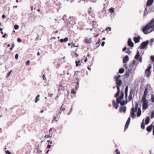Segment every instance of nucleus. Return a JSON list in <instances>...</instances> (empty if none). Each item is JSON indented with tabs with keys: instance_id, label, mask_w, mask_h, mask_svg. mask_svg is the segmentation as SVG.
I'll return each instance as SVG.
<instances>
[{
	"instance_id": "f257e3e1",
	"label": "nucleus",
	"mask_w": 154,
	"mask_h": 154,
	"mask_svg": "<svg viewBox=\"0 0 154 154\" xmlns=\"http://www.w3.org/2000/svg\"><path fill=\"white\" fill-rule=\"evenodd\" d=\"M154 30V18L150 22L147 24L142 29L143 32L145 34H148Z\"/></svg>"
},
{
	"instance_id": "603ef678",
	"label": "nucleus",
	"mask_w": 154,
	"mask_h": 154,
	"mask_svg": "<svg viewBox=\"0 0 154 154\" xmlns=\"http://www.w3.org/2000/svg\"><path fill=\"white\" fill-rule=\"evenodd\" d=\"M79 87V85H76L75 88V90H77L78 88Z\"/></svg>"
},
{
	"instance_id": "6e6d98bb",
	"label": "nucleus",
	"mask_w": 154,
	"mask_h": 154,
	"mask_svg": "<svg viewBox=\"0 0 154 154\" xmlns=\"http://www.w3.org/2000/svg\"><path fill=\"white\" fill-rule=\"evenodd\" d=\"M130 120H131V119H130V118L129 117L128 119V120H127V121L130 122Z\"/></svg>"
},
{
	"instance_id": "680f3d73",
	"label": "nucleus",
	"mask_w": 154,
	"mask_h": 154,
	"mask_svg": "<svg viewBox=\"0 0 154 154\" xmlns=\"http://www.w3.org/2000/svg\"><path fill=\"white\" fill-rule=\"evenodd\" d=\"M14 44H12L11 45V47L13 48H14Z\"/></svg>"
},
{
	"instance_id": "2f4dec72",
	"label": "nucleus",
	"mask_w": 154,
	"mask_h": 154,
	"mask_svg": "<svg viewBox=\"0 0 154 154\" xmlns=\"http://www.w3.org/2000/svg\"><path fill=\"white\" fill-rule=\"evenodd\" d=\"M109 11L111 13H113L114 12V9L113 8H111L109 9Z\"/></svg>"
},
{
	"instance_id": "412c9836",
	"label": "nucleus",
	"mask_w": 154,
	"mask_h": 154,
	"mask_svg": "<svg viewBox=\"0 0 154 154\" xmlns=\"http://www.w3.org/2000/svg\"><path fill=\"white\" fill-rule=\"evenodd\" d=\"M68 41V38L67 37H66L64 39H61L60 40V42H66Z\"/></svg>"
},
{
	"instance_id": "6ab92c4d",
	"label": "nucleus",
	"mask_w": 154,
	"mask_h": 154,
	"mask_svg": "<svg viewBox=\"0 0 154 154\" xmlns=\"http://www.w3.org/2000/svg\"><path fill=\"white\" fill-rule=\"evenodd\" d=\"M153 125L152 124H151L149 126H148L146 128V131L149 132H150L151 131Z\"/></svg>"
},
{
	"instance_id": "4d7b16f0",
	"label": "nucleus",
	"mask_w": 154,
	"mask_h": 154,
	"mask_svg": "<svg viewBox=\"0 0 154 154\" xmlns=\"http://www.w3.org/2000/svg\"><path fill=\"white\" fill-rule=\"evenodd\" d=\"M7 35V34H4L3 36H2V37L4 38H5V36Z\"/></svg>"
},
{
	"instance_id": "58836bf2",
	"label": "nucleus",
	"mask_w": 154,
	"mask_h": 154,
	"mask_svg": "<svg viewBox=\"0 0 154 154\" xmlns=\"http://www.w3.org/2000/svg\"><path fill=\"white\" fill-rule=\"evenodd\" d=\"M42 77H43V80H44L46 81V80H47V79H46V78L45 77V75H44V74L43 75Z\"/></svg>"
},
{
	"instance_id": "2eb2a0df",
	"label": "nucleus",
	"mask_w": 154,
	"mask_h": 154,
	"mask_svg": "<svg viewBox=\"0 0 154 154\" xmlns=\"http://www.w3.org/2000/svg\"><path fill=\"white\" fill-rule=\"evenodd\" d=\"M113 106L115 107L116 109H117L119 106L118 103H115L114 100H113L112 101Z\"/></svg>"
},
{
	"instance_id": "b1692460",
	"label": "nucleus",
	"mask_w": 154,
	"mask_h": 154,
	"mask_svg": "<svg viewBox=\"0 0 154 154\" xmlns=\"http://www.w3.org/2000/svg\"><path fill=\"white\" fill-rule=\"evenodd\" d=\"M75 63H76V66H80L81 65V64L80 63V60H79L78 61H75Z\"/></svg>"
},
{
	"instance_id": "39448f33",
	"label": "nucleus",
	"mask_w": 154,
	"mask_h": 154,
	"mask_svg": "<svg viewBox=\"0 0 154 154\" xmlns=\"http://www.w3.org/2000/svg\"><path fill=\"white\" fill-rule=\"evenodd\" d=\"M152 66L151 64H149V67L146 69L145 71V74L147 77H149L150 75L151 72L150 70Z\"/></svg>"
},
{
	"instance_id": "9b49d317",
	"label": "nucleus",
	"mask_w": 154,
	"mask_h": 154,
	"mask_svg": "<svg viewBox=\"0 0 154 154\" xmlns=\"http://www.w3.org/2000/svg\"><path fill=\"white\" fill-rule=\"evenodd\" d=\"M121 86L117 85L116 86V88L117 90V93L116 94L114 95V97H118L119 96V93H120V88L119 87Z\"/></svg>"
},
{
	"instance_id": "864d4df0",
	"label": "nucleus",
	"mask_w": 154,
	"mask_h": 154,
	"mask_svg": "<svg viewBox=\"0 0 154 154\" xmlns=\"http://www.w3.org/2000/svg\"><path fill=\"white\" fill-rule=\"evenodd\" d=\"M108 29L109 30V31H111V28L110 27H109L108 28L106 27V30H107Z\"/></svg>"
},
{
	"instance_id": "423d86ee",
	"label": "nucleus",
	"mask_w": 154,
	"mask_h": 154,
	"mask_svg": "<svg viewBox=\"0 0 154 154\" xmlns=\"http://www.w3.org/2000/svg\"><path fill=\"white\" fill-rule=\"evenodd\" d=\"M141 101L143 103V109H146L148 107V101H147L146 99L142 100Z\"/></svg>"
},
{
	"instance_id": "a878e982",
	"label": "nucleus",
	"mask_w": 154,
	"mask_h": 154,
	"mask_svg": "<svg viewBox=\"0 0 154 154\" xmlns=\"http://www.w3.org/2000/svg\"><path fill=\"white\" fill-rule=\"evenodd\" d=\"M128 91H125V97L126 99V103H127L128 102L127 100V98L128 97Z\"/></svg>"
},
{
	"instance_id": "72a5a7b5",
	"label": "nucleus",
	"mask_w": 154,
	"mask_h": 154,
	"mask_svg": "<svg viewBox=\"0 0 154 154\" xmlns=\"http://www.w3.org/2000/svg\"><path fill=\"white\" fill-rule=\"evenodd\" d=\"M73 47H79V45L78 44H77L76 45H75V44H74V45H73V46H71V48H72Z\"/></svg>"
},
{
	"instance_id": "dca6fc26",
	"label": "nucleus",
	"mask_w": 154,
	"mask_h": 154,
	"mask_svg": "<svg viewBox=\"0 0 154 154\" xmlns=\"http://www.w3.org/2000/svg\"><path fill=\"white\" fill-rule=\"evenodd\" d=\"M140 37L138 36L137 37H134V41L135 43H138L140 39Z\"/></svg>"
},
{
	"instance_id": "052dcab7",
	"label": "nucleus",
	"mask_w": 154,
	"mask_h": 154,
	"mask_svg": "<svg viewBox=\"0 0 154 154\" xmlns=\"http://www.w3.org/2000/svg\"><path fill=\"white\" fill-rule=\"evenodd\" d=\"M5 17V15H3L2 16V18H4Z\"/></svg>"
},
{
	"instance_id": "774afa93",
	"label": "nucleus",
	"mask_w": 154,
	"mask_h": 154,
	"mask_svg": "<svg viewBox=\"0 0 154 154\" xmlns=\"http://www.w3.org/2000/svg\"><path fill=\"white\" fill-rule=\"evenodd\" d=\"M88 69L89 70H91V68L90 67H88Z\"/></svg>"
},
{
	"instance_id": "3c124183",
	"label": "nucleus",
	"mask_w": 154,
	"mask_h": 154,
	"mask_svg": "<svg viewBox=\"0 0 154 154\" xmlns=\"http://www.w3.org/2000/svg\"><path fill=\"white\" fill-rule=\"evenodd\" d=\"M126 49H127V48L126 47L124 48L122 50V51L123 52L124 51H125V50H126Z\"/></svg>"
},
{
	"instance_id": "ea45409f",
	"label": "nucleus",
	"mask_w": 154,
	"mask_h": 154,
	"mask_svg": "<svg viewBox=\"0 0 154 154\" xmlns=\"http://www.w3.org/2000/svg\"><path fill=\"white\" fill-rule=\"evenodd\" d=\"M30 64V61L29 60H28L27 61V62L26 63V65L27 66L29 65Z\"/></svg>"
},
{
	"instance_id": "7c9ffc66",
	"label": "nucleus",
	"mask_w": 154,
	"mask_h": 154,
	"mask_svg": "<svg viewBox=\"0 0 154 154\" xmlns=\"http://www.w3.org/2000/svg\"><path fill=\"white\" fill-rule=\"evenodd\" d=\"M150 116L151 119L153 118L154 117V111L151 112Z\"/></svg>"
},
{
	"instance_id": "4c0bfd02",
	"label": "nucleus",
	"mask_w": 154,
	"mask_h": 154,
	"mask_svg": "<svg viewBox=\"0 0 154 154\" xmlns=\"http://www.w3.org/2000/svg\"><path fill=\"white\" fill-rule=\"evenodd\" d=\"M150 59L153 62H154V56L152 55L150 57Z\"/></svg>"
},
{
	"instance_id": "37998d69",
	"label": "nucleus",
	"mask_w": 154,
	"mask_h": 154,
	"mask_svg": "<svg viewBox=\"0 0 154 154\" xmlns=\"http://www.w3.org/2000/svg\"><path fill=\"white\" fill-rule=\"evenodd\" d=\"M17 41L19 42H21V40L20 38H18L17 39Z\"/></svg>"
},
{
	"instance_id": "f704fd0d",
	"label": "nucleus",
	"mask_w": 154,
	"mask_h": 154,
	"mask_svg": "<svg viewBox=\"0 0 154 154\" xmlns=\"http://www.w3.org/2000/svg\"><path fill=\"white\" fill-rule=\"evenodd\" d=\"M71 93L74 94L76 93V92L75 91L74 89H72L71 91Z\"/></svg>"
},
{
	"instance_id": "5fc2aeb1",
	"label": "nucleus",
	"mask_w": 154,
	"mask_h": 154,
	"mask_svg": "<svg viewBox=\"0 0 154 154\" xmlns=\"http://www.w3.org/2000/svg\"><path fill=\"white\" fill-rule=\"evenodd\" d=\"M153 41H154V39L153 38H152L150 40V42L152 43L153 42Z\"/></svg>"
},
{
	"instance_id": "09e8293b",
	"label": "nucleus",
	"mask_w": 154,
	"mask_h": 154,
	"mask_svg": "<svg viewBox=\"0 0 154 154\" xmlns=\"http://www.w3.org/2000/svg\"><path fill=\"white\" fill-rule=\"evenodd\" d=\"M105 43V42H102L101 43V46H103L104 45Z\"/></svg>"
},
{
	"instance_id": "473e14b6",
	"label": "nucleus",
	"mask_w": 154,
	"mask_h": 154,
	"mask_svg": "<svg viewBox=\"0 0 154 154\" xmlns=\"http://www.w3.org/2000/svg\"><path fill=\"white\" fill-rule=\"evenodd\" d=\"M12 71V70H11V71H9L7 73V77H8L11 74V72Z\"/></svg>"
},
{
	"instance_id": "8fccbe9b",
	"label": "nucleus",
	"mask_w": 154,
	"mask_h": 154,
	"mask_svg": "<svg viewBox=\"0 0 154 154\" xmlns=\"http://www.w3.org/2000/svg\"><path fill=\"white\" fill-rule=\"evenodd\" d=\"M128 86H127L126 87L125 91H128Z\"/></svg>"
},
{
	"instance_id": "4be33fe9",
	"label": "nucleus",
	"mask_w": 154,
	"mask_h": 154,
	"mask_svg": "<svg viewBox=\"0 0 154 154\" xmlns=\"http://www.w3.org/2000/svg\"><path fill=\"white\" fill-rule=\"evenodd\" d=\"M141 114V111L140 108L138 109L137 112V117H139Z\"/></svg>"
},
{
	"instance_id": "aec40b11",
	"label": "nucleus",
	"mask_w": 154,
	"mask_h": 154,
	"mask_svg": "<svg viewBox=\"0 0 154 154\" xmlns=\"http://www.w3.org/2000/svg\"><path fill=\"white\" fill-rule=\"evenodd\" d=\"M130 123V122L127 121L125 127V130H126L128 128Z\"/></svg>"
},
{
	"instance_id": "bf43d9fd",
	"label": "nucleus",
	"mask_w": 154,
	"mask_h": 154,
	"mask_svg": "<svg viewBox=\"0 0 154 154\" xmlns=\"http://www.w3.org/2000/svg\"><path fill=\"white\" fill-rule=\"evenodd\" d=\"M78 72H79V71H76V72H75V74H74V75H77V73H78Z\"/></svg>"
},
{
	"instance_id": "5701e85b",
	"label": "nucleus",
	"mask_w": 154,
	"mask_h": 154,
	"mask_svg": "<svg viewBox=\"0 0 154 154\" xmlns=\"http://www.w3.org/2000/svg\"><path fill=\"white\" fill-rule=\"evenodd\" d=\"M64 88L61 84L60 85L58 90L59 91H62L64 89Z\"/></svg>"
},
{
	"instance_id": "bb28decb",
	"label": "nucleus",
	"mask_w": 154,
	"mask_h": 154,
	"mask_svg": "<svg viewBox=\"0 0 154 154\" xmlns=\"http://www.w3.org/2000/svg\"><path fill=\"white\" fill-rule=\"evenodd\" d=\"M40 95H38L35 98V103H36L39 100Z\"/></svg>"
},
{
	"instance_id": "a19ab883",
	"label": "nucleus",
	"mask_w": 154,
	"mask_h": 154,
	"mask_svg": "<svg viewBox=\"0 0 154 154\" xmlns=\"http://www.w3.org/2000/svg\"><path fill=\"white\" fill-rule=\"evenodd\" d=\"M18 57V54H16L15 55V58L16 60H17Z\"/></svg>"
},
{
	"instance_id": "20e7f679",
	"label": "nucleus",
	"mask_w": 154,
	"mask_h": 154,
	"mask_svg": "<svg viewBox=\"0 0 154 154\" xmlns=\"http://www.w3.org/2000/svg\"><path fill=\"white\" fill-rule=\"evenodd\" d=\"M120 77L121 76L120 75H119L118 76H116L114 77V79L116 82V84L117 85L121 86L122 85V81L121 80L119 79Z\"/></svg>"
},
{
	"instance_id": "338daca9",
	"label": "nucleus",
	"mask_w": 154,
	"mask_h": 154,
	"mask_svg": "<svg viewBox=\"0 0 154 154\" xmlns=\"http://www.w3.org/2000/svg\"><path fill=\"white\" fill-rule=\"evenodd\" d=\"M37 55H38V56H39L40 55V53L39 52H38L37 54Z\"/></svg>"
},
{
	"instance_id": "f8f14e48",
	"label": "nucleus",
	"mask_w": 154,
	"mask_h": 154,
	"mask_svg": "<svg viewBox=\"0 0 154 154\" xmlns=\"http://www.w3.org/2000/svg\"><path fill=\"white\" fill-rule=\"evenodd\" d=\"M52 128H50V129L49 130V134L48 135H45V138H51L52 137V133H51V131L52 130Z\"/></svg>"
},
{
	"instance_id": "13d9d810",
	"label": "nucleus",
	"mask_w": 154,
	"mask_h": 154,
	"mask_svg": "<svg viewBox=\"0 0 154 154\" xmlns=\"http://www.w3.org/2000/svg\"><path fill=\"white\" fill-rule=\"evenodd\" d=\"M74 54H75V56L76 57H78L79 56L78 54L76 53H74Z\"/></svg>"
},
{
	"instance_id": "a211bd4d",
	"label": "nucleus",
	"mask_w": 154,
	"mask_h": 154,
	"mask_svg": "<svg viewBox=\"0 0 154 154\" xmlns=\"http://www.w3.org/2000/svg\"><path fill=\"white\" fill-rule=\"evenodd\" d=\"M126 110V107L125 106H123L120 108L119 111L120 112H123L124 113L125 112Z\"/></svg>"
},
{
	"instance_id": "f3484780",
	"label": "nucleus",
	"mask_w": 154,
	"mask_h": 154,
	"mask_svg": "<svg viewBox=\"0 0 154 154\" xmlns=\"http://www.w3.org/2000/svg\"><path fill=\"white\" fill-rule=\"evenodd\" d=\"M129 60V58L127 55L125 56L123 59L124 63H126Z\"/></svg>"
},
{
	"instance_id": "4468645a",
	"label": "nucleus",
	"mask_w": 154,
	"mask_h": 154,
	"mask_svg": "<svg viewBox=\"0 0 154 154\" xmlns=\"http://www.w3.org/2000/svg\"><path fill=\"white\" fill-rule=\"evenodd\" d=\"M128 45L131 47H133L134 46V44L131 41V40L130 38H129L128 39Z\"/></svg>"
},
{
	"instance_id": "0e129e2a",
	"label": "nucleus",
	"mask_w": 154,
	"mask_h": 154,
	"mask_svg": "<svg viewBox=\"0 0 154 154\" xmlns=\"http://www.w3.org/2000/svg\"><path fill=\"white\" fill-rule=\"evenodd\" d=\"M17 5H16V6H14L13 7V8H17Z\"/></svg>"
},
{
	"instance_id": "49530a36",
	"label": "nucleus",
	"mask_w": 154,
	"mask_h": 154,
	"mask_svg": "<svg viewBox=\"0 0 154 154\" xmlns=\"http://www.w3.org/2000/svg\"><path fill=\"white\" fill-rule=\"evenodd\" d=\"M51 145L50 144H48V145L47 146V148L48 149L50 148L51 147Z\"/></svg>"
},
{
	"instance_id": "e433bc0d",
	"label": "nucleus",
	"mask_w": 154,
	"mask_h": 154,
	"mask_svg": "<svg viewBox=\"0 0 154 154\" xmlns=\"http://www.w3.org/2000/svg\"><path fill=\"white\" fill-rule=\"evenodd\" d=\"M19 26L17 25H15L14 26V28L15 29H17L19 28Z\"/></svg>"
},
{
	"instance_id": "c9c22d12",
	"label": "nucleus",
	"mask_w": 154,
	"mask_h": 154,
	"mask_svg": "<svg viewBox=\"0 0 154 154\" xmlns=\"http://www.w3.org/2000/svg\"><path fill=\"white\" fill-rule=\"evenodd\" d=\"M116 154H120V152L119 151L118 149H116Z\"/></svg>"
},
{
	"instance_id": "a18cd8bd",
	"label": "nucleus",
	"mask_w": 154,
	"mask_h": 154,
	"mask_svg": "<svg viewBox=\"0 0 154 154\" xmlns=\"http://www.w3.org/2000/svg\"><path fill=\"white\" fill-rule=\"evenodd\" d=\"M5 153L6 154H10V152H9V151L8 150L6 151H5Z\"/></svg>"
},
{
	"instance_id": "de8ad7c7",
	"label": "nucleus",
	"mask_w": 154,
	"mask_h": 154,
	"mask_svg": "<svg viewBox=\"0 0 154 154\" xmlns=\"http://www.w3.org/2000/svg\"><path fill=\"white\" fill-rule=\"evenodd\" d=\"M52 95H53V94H52V93L50 94L49 93H48V96L49 97H51L52 96Z\"/></svg>"
},
{
	"instance_id": "c756f323",
	"label": "nucleus",
	"mask_w": 154,
	"mask_h": 154,
	"mask_svg": "<svg viewBox=\"0 0 154 154\" xmlns=\"http://www.w3.org/2000/svg\"><path fill=\"white\" fill-rule=\"evenodd\" d=\"M151 102L152 103L154 102V95L152 94L151 97Z\"/></svg>"
},
{
	"instance_id": "9d476101",
	"label": "nucleus",
	"mask_w": 154,
	"mask_h": 154,
	"mask_svg": "<svg viewBox=\"0 0 154 154\" xmlns=\"http://www.w3.org/2000/svg\"><path fill=\"white\" fill-rule=\"evenodd\" d=\"M148 93V88H145V91L143 94V95L142 97V100H146V97L147 96V94Z\"/></svg>"
},
{
	"instance_id": "79ce46f5",
	"label": "nucleus",
	"mask_w": 154,
	"mask_h": 154,
	"mask_svg": "<svg viewBox=\"0 0 154 154\" xmlns=\"http://www.w3.org/2000/svg\"><path fill=\"white\" fill-rule=\"evenodd\" d=\"M60 109L62 110V111H63L65 110V108L63 107L62 106L61 107V108H60Z\"/></svg>"
},
{
	"instance_id": "7ed1b4c3",
	"label": "nucleus",
	"mask_w": 154,
	"mask_h": 154,
	"mask_svg": "<svg viewBox=\"0 0 154 154\" xmlns=\"http://www.w3.org/2000/svg\"><path fill=\"white\" fill-rule=\"evenodd\" d=\"M138 104L137 102H136L135 104V107H133L131 109V117L134 118L135 115V112H136L138 109Z\"/></svg>"
},
{
	"instance_id": "393cba45",
	"label": "nucleus",
	"mask_w": 154,
	"mask_h": 154,
	"mask_svg": "<svg viewBox=\"0 0 154 154\" xmlns=\"http://www.w3.org/2000/svg\"><path fill=\"white\" fill-rule=\"evenodd\" d=\"M149 122V116L147 117L145 120V123L147 125Z\"/></svg>"
},
{
	"instance_id": "e2e57ef3",
	"label": "nucleus",
	"mask_w": 154,
	"mask_h": 154,
	"mask_svg": "<svg viewBox=\"0 0 154 154\" xmlns=\"http://www.w3.org/2000/svg\"><path fill=\"white\" fill-rule=\"evenodd\" d=\"M87 58H86V59H85V60H84V62H87Z\"/></svg>"
},
{
	"instance_id": "0eeeda50",
	"label": "nucleus",
	"mask_w": 154,
	"mask_h": 154,
	"mask_svg": "<svg viewBox=\"0 0 154 154\" xmlns=\"http://www.w3.org/2000/svg\"><path fill=\"white\" fill-rule=\"evenodd\" d=\"M134 90L133 89H131L130 91V94L128 96V101H130L132 99V97L134 96Z\"/></svg>"
},
{
	"instance_id": "cd10ccee",
	"label": "nucleus",
	"mask_w": 154,
	"mask_h": 154,
	"mask_svg": "<svg viewBox=\"0 0 154 154\" xmlns=\"http://www.w3.org/2000/svg\"><path fill=\"white\" fill-rule=\"evenodd\" d=\"M141 128L143 129L145 128V124L144 122L143 121L141 123Z\"/></svg>"
},
{
	"instance_id": "c03bdc74",
	"label": "nucleus",
	"mask_w": 154,
	"mask_h": 154,
	"mask_svg": "<svg viewBox=\"0 0 154 154\" xmlns=\"http://www.w3.org/2000/svg\"><path fill=\"white\" fill-rule=\"evenodd\" d=\"M100 39H99V40H98V42H97L96 43V45H97V44H98V46H97V47H98L99 45H100V44H99V43L100 42Z\"/></svg>"
},
{
	"instance_id": "ddd939ff",
	"label": "nucleus",
	"mask_w": 154,
	"mask_h": 154,
	"mask_svg": "<svg viewBox=\"0 0 154 154\" xmlns=\"http://www.w3.org/2000/svg\"><path fill=\"white\" fill-rule=\"evenodd\" d=\"M154 0H148L146 5L147 7L151 5L153 3Z\"/></svg>"
},
{
	"instance_id": "f03ea898",
	"label": "nucleus",
	"mask_w": 154,
	"mask_h": 154,
	"mask_svg": "<svg viewBox=\"0 0 154 154\" xmlns=\"http://www.w3.org/2000/svg\"><path fill=\"white\" fill-rule=\"evenodd\" d=\"M124 97V92L123 91H121L120 92V95L117 97L116 101L118 103H120L121 105L123 106L125 104V102L124 100H122V101L121 100H122Z\"/></svg>"
},
{
	"instance_id": "c85d7f7f",
	"label": "nucleus",
	"mask_w": 154,
	"mask_h": 154,
	"mask_svg": "<svg viewBox=\"0 0 154 154\" xmlns=\"http://www.w3.org/2000/svg\"><path fill=\"white\" fill-rule=\"evenodd\" d=\"M124 72V69L123 68L120 69L119 72L120 73H122Z\"/></svg>"
},
{
	"instance_id": "69168bd1",
	"label": "nucleus",
	"mask_w": 154,
	"mask_h": 154,
	"mask_svg": "<svg viewBox=\"0 0 154 154\" xmlns=\"http://www.w3.org/2000/svg\"><path fill=\"white\" fill-rule=\"evenodd\" d=\"M13 48L12 47H11V48H10V49L11 51H12L13 50Z\"/></svg>"
},
{
	"instance_id": "6e6552de",
	"label": "nucleus",
	"mask_w": 154,
	"mask_h": 154,
	"mask_svg": "<svg viewBox=\"0 0 154 154\" xmlns=\"http://www.w3.org/2000/svg\"><path fill=\"white\" fill-rule=\"evenodd\" d=\"M149 42L147 40L146 42H142L140 46V48L141 49H143L148 44Z\"/></svg>"
},
{
	"instance_id": "1a4fd4ad",
	"label": "nucleus",
	"mask_w": 154,
	"mask_h": 154,
	"mask_svg": "<svg viewBox=\"0 0 154 154\" xmlns=\"http://www.w3.org/2000/svg\"><path fill=\"white\" fill-rule=\"evenodd\" d=\"M135 58L139 61L140 62H141L142 61V57L140 56L139 52L138 51H137Z\"/></svg>"
}]
</instances>
